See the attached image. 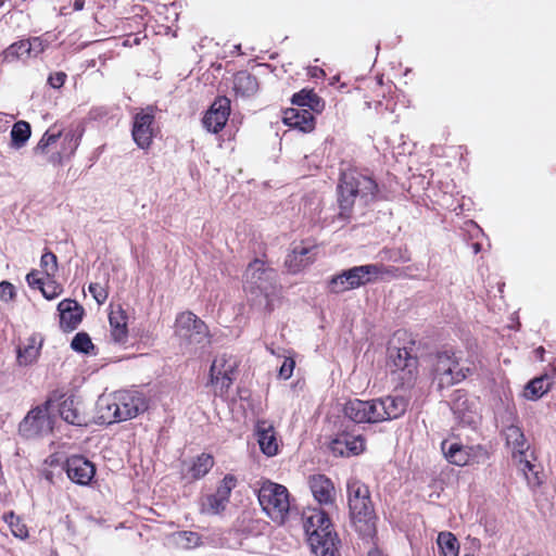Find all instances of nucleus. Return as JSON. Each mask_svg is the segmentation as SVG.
Instances as JSON below:
<instances>
[{"label":"nucleus","instance_id":"1","mask_svg":"<svg viewBox=\"0 0 556 556\" xmlns=\"http://www.w3.org/2000/svg\"><path fill=\"white\" fill-rule=\"evenodd\" d=\"M243 290L251 306L261 312H273L280 301L275 270L257 258L247 267Z\"/></svg>","mask_w":556,"mask_h":556},{"label":"nucleus","instance_id":"2","mask_svg":"<svg viewBox=\"0 0 556 556\" xmlns=\"http://www.w3.org/2000/svg\"><path fill=\"white\" fill-rule=\"evenodd\" d=\"M147 408L148 402L142 393L135 390H119L99 396L96 418L100 424L111 425L136 418Z\"/></svg>","mask_w":556,"mask_h":556},{"label":"nucleus","instance_id":"3","mask_svg":"<svg viewBox=\"0 0 556 556\" xmlns=\"http://www.w3.org/2000/svg\"><path fill=\"white\" fill-rule=\"evenodd\" d=\"M348 502L353 530L364 541L374 542L377 536L378 517L370 501L368 486L357 480L350 481Z\"/></svg>","mask_w":556,"mask_h":556},{"label":"nucleus","instance_id":"4","mask_svg":"<svg viewBox=\"0 0 556 556\" xmlns=\"http://www.w3.org/2000/svg\"><path fill=\"white\" fill-rule=\"evenodd\" d=\"M304 530L315 556H336L339 540L328 515L321 509H308L304 515Z\"/></svg>","mask_w":556,"mask_h":556},{"label":"nucleus","instance_id":"5","mask_svg":"<svg viewBox=\"0 0 556 556\" xmlns=\"http://www.w3.org/2000/svg\"><path fill=\"white\" fill-rule=\"evenodd\" d=\"M258 502L263 511L277 525H283L291 511L290 493L279 483L266 480L258 489Z\"/></svg>","mask_w":556,"mask_h":556},{"label":"nucleus","instance_id":"6","mask_svg":"<svg viewBox=\"0 0 556 556\" xmlns=\"http://www.w3.org/2000/svg\"><path fill=\"white\" fill-rule=\"evenodd\" d=\"M422 362L431 367L433 379L438 381L440 388L463 381L470 371L469 367L462 364L454 353L426 355Z\"/></svg>","mask_w":556,"mask_h":556},{"label":"nucleus","instance_id":"7","mask_svg":"<svg viewBox=\"0 0 556 556\" xmlns=\"http://www.w3.org/2000/svg\"><path fill=\"white\" fill-rule=\"evenodd\" d=\"M376 191L377 184L371 178L361 174H344L339 186L341 215L349 212L355 198L358 197L367 203L374 198Z\"/></svg>","mask_w":556,"mask_h":556},{"label":"nucleus","instance_id":"8","mask_svg":"<svg viewBox=\"0 0 556 556\" xmlns=\"http://www.w3.org/2000/svg\"><path fill=\"white\" fill-rule=\"evenodd\" d=\"M175 334L187 348L203 346L208 342L207 326L191 312H184L177 316Z\"/></svg>","mask_w":556,"mask_h":556},{"label":"nucleus","instance_id":"9","mask_svg":"<svg viewBox=\"0 0 556 556\" xmlns=\"http://www.w3.org/2000/svg\"><path fill=\"white\" fill-rule=\"evenodd\" d=\"M238 365V358L230 353L225 352L214 358L210 369V384L214 387L216 394L222 395L228 391Z\"/></svg>","mask_w":556,"mask_h":556},{"label":"nucleus","instance_id":"10","mask_svg":"<svg viewBox=\"0 0 556 556\" xmlns=\"http://www.w3.org/2000/svg\"><path fill=\"white\" fill-rule=\"evenodd\" d=\"M52 403V397H49L46 403L30 409L24 419L20 422V433L27 438H36L43 435L52 430V420L49 416V407Z\"/></svg>","mask_w":556,"mask_h":556},{"label":"nucleus","instance_id":"11","mask_svg":"<svg viewBox=\"0 0 556 556\" xmlns=\"http://www.w3.org/2000/svg\"><path fill=\"white\" fill-rule=\"evenodd\" d=\"M442 451L446 459L457 466H466L470 463H483L488 458V452L481 446H465L456 441H443Z\"/></svg>","mask_w":556,"mask_h":556},{"label":"nucleus","instance_id":"12","mask_svg":"<svg viewBox=\"0 0 556 556\" xmlns=\"http://www.w3.org/2000/svg\"><path fill=\"white\" fill-rule=\"evenodd\" d=\"M48 46L41 37H33L25 40H20L12 43L0 54V62L2 64L13 63L17 60H26L37 58L42 53Z\"/></svg>","mask_w":556,"mask_h":556},{"label":"nucleus","instance_id":"13","mask_svg":"<svg viewBox=\"0 0 556 556\" xmlns=\"http://www.w3.org/2000/svg\"><path fill=\"white\" fill-rule=\"evenodd\" d=\"M132 139L140 149H148L155 136L154 115L152 110L146 109L134 117Z\"/></svg>","mask_w":556,"mask_h":556},{"label":"nucleus","instance_id":"14","mask_svg":"<svg viewBox=\"0 0 556 556\" xmlns=\"http://www.w3.org/2000/svg\"><path fill=\"white\" fill-rule=\"evenodd\" d=\"M330 450L336 456L359 455L365 450V440L361 434L343 431L330 442Z\"/></svg>","mask_w":556,"mask_h":556},{"label":"nucleus","instance_id":"15","mask_svg":"<svg viewBox=\"0 0 556 556\" xmlns=\"http://www.w3.org/2000/svg\"><path fill=\"white\" fill-rule=\"evenodd\" d=\"M230 114V100L226 97L217 98L203 117L204 127L214 134L226 125Z\"/></svg>","mask_w":556,"mask_h":556},{"label":"nucleus","instance_id":"16","mask_svg":"<svg viewBox=\"0 0 556 556\" xmlns=\"http://www.w3.org/2000/svg\"><path fill=\"white\" fill-rule=\"evenodd\" d=\"M66 473L73 482L87 485L94 477L96 467L83 456H72L66 460Z\"/></svg>","mask_w":556,"mask_h":556},{"label":"nucleus","instance_id":"17","mask_svg":"<svg viewBox=\"0 0 556 556\" xmlns=\"http://www.w3.org/2000/svg\"><path fill=\"white\" fill-rule=\"evenodd\" d=\"M344 414L355 422H378L376 401L352 400L344 405Z\"/></svg>","mask_w":556,"mask_h":556},{"label":"nucleus","instance_id":"18","mask_svg":"<svg viewBox=\"0 0 556 556\" xmlns=\"http://www.w3.org/2000/svg\"><path fill=\"white\" fill-rule=\"evenodd\" d=\"M315 247L301 242L295 244L286 257V266L291 273H298L315 260Z\"/></svg>","mask_w":556,"mask_h":556},{"label":"nucleus","instance_id":"19","mask_svg":"<svg viewBox=\"0 0 556 556\" xmlns=\"http://www.w3.org/2000/svg\"><path fill=\"white\" fill-rule=\"evenodd\" d=\"M314 498L323 505H332L336 501V489L332 481L325 475H314L308 479Z\"/></svg>","mask_w":556,"mask_h":556},{"label":"nucleus","instance_id":"20","mask_svg":"<svg viewBox=\"0 0 556 556\" xmlns=\"http://www.w3.org/2000/svg\"><path fill=\"white\" fill-rule=\"evenodd\" d=\"M59 414L61 418L70 425L83 427L87 426L89 422L81 402L73 395L62 401L59 406Z\"/></svg>","mask_w":556,"mask_h":556},{"label":"nucleus","instance_id":"21","mask_svg":"<svg viewBox=\"0 0 556 556\" xmlns=\"http://www.w3.org/2000/svg\"><path fill=\"white\" fill-rule=\"evenodd\" d=\"M60 325L63 330L72 331L80 324L84 309L74 300L65 299L58 305Z\"/></svg>","mask_w":556,"mask_h":556},{"label":"nucleus","instance_id":"22","mask_svg":"<svg viewBox=\"0 0 556 556\" xmlns=\"http://www.w3.org/2000/svg\"><path fill=\"white\" fill-rule=\"evenodd\" d=\"M256 434L260 448L266 456L273 457L278 454L280 441L271 424L265 420L258 421Z\"/></svg>","mask_w":556,"mask_h":556},{"label":"nucleus","instance_id":"23","mask_svg":"<svg viewBox=\"0 0 556 556\" xmlns=\"http://www.w3.org/2000/svg\"><path fill=\"white\" fill-rule=\"evenodd\" d=\"M308 109L291 108L283 113V123L291 128L309 132L315 127L314 116Z\"/></svg>","mask_w":556,"mask_h":556},{"label":"nucleus","instance_id":"24","mask_svg":"<svg viewBox=\"0 0 556 556\" xmlns=\"http://www.w3.org/2000/svg\"><path fill=\"white\" fill-rule=\"evenodd\" d=\"M378 422L400 417L406 410L407 403L403 397L388 396L375 400Z\"/></svg>","mask_w":556,"mask_h":556},{"label":"nucleus","instance_id":"25","mask_svg":"<svg viewBox=\"0 0 556 556\" xmlns=\"http://www.w3.org/2000/svg\"><path fill=\"white\" fill-rule=\"evenodd\" d=\"M344 271L353 289L371 282L382 273L381 266L377 264L355 266Z\"/></svg>","mask_w":556,"mask_h":556},{"label":"nucleus","instance_id":"26","mask_svg":"<svg viewBox=\"0 0 556 556\" xmlns=\"http://www.w3.org/2000/svg\"><path fill=\"white\" fill-rule=\"evenodd\" d=\"M109 323L112 340L118 344L125 343L128 338L127 314L119 305L112 307L109 315Z\"/></svg>","mask_w":556,"mask_h":556},{"label":"nucleus","instance_id":"27","mask_svg":"<svg viewBox=\"0 0 556 556\" xmlns=\"http://www.w3.org/2000/svg\"><path fill=\"white\" fill-rule=\"evenodd\" d=\"M505 440L506 445L511 450L514 460L529 454L530 445L518 426L510 425L505 429Z\"/></svg>","mask_w":556,"mask_h":556},{"label":"nucleus","instance_id":"28","mask_svg":"<svg viewBox=\"0 0 556 556\" xmlns=\"http://www.w3.org/2000/svg\"><path fill=\"white\" fill-rule=\"evenodd\" d=\"M532 454H527L515 463L518 466L519 471L523 475L528 485L531 489H538L544 481L542 468L539 465L532 463Z\"/></svg>","mask_w":556,"mask_h":556},{"label":"nucleus","instance_id":"29","mask_svg":"<svg viewBox=\"0 0 556 556\" xmlns=\"http://www.w3.org/2000/svg\"><path fill=\"white\" fill-rule=\"evenodd\" d=\"M417 348L414 341L409 345H392L389 348V359L397 369H405L416 362Z\"/></svg>","mask_w":556,"mask_h":556},{"label":"nucleus","instance_id":"30","mask_svg":"<svg viewBox=\"0 0 556 556\" xmlns=\"http://www.w3.org/2000/svg\"><path fill=\"white\" fill-rule=\"evenodd\" d=\"M232 90L238 98H250L258 91V81L249 72L241 71L233 75Z\"/></svg>","mask_w":556,"mask_h":556},{"label":"nucleus","instance_id":"31","mask_svg":"<svg viewBox=\"0 0 556 556\" xmlns=\"http://www.w3.org/2000/svg\"><path fill=\"white\" fill-rule=\"evenodd\" d=\"M42 338L39 334L28 337L17 350V362L22 366L35 363L40 354Z\"/></svg>","mask_w":556,"mask_h":556},{"label":"nucleus","instance_id":"32","mask_svg":"<svg viewBox=\"0 0 556 556\" xmlns=\"http://www.w3.org/2000/svg\"><path fill=\"white\" fill-rule=\"evenodd\" d=\"M62 128L56 125L50 127L38 141L36 147L33 149L34 154L36 155H46L48 154L56 144L59 139L62 136Z\"/></svg>","mask_w":556,"mask_h":556},{"label":"nucleus","instance_id":"33","mask_svg":"<svg viewBox=\"0 0 556 556\" xmlns=\"http://www.w3.org/2000/svg\"><path fill=\"white\" fill-rule=\"evenodd\" d=\"M292 103L300 109L308 108L314 112L320 113L324 109V103L320 98L311 90H301L292 97Z\"/></svg>","mask_w":556,"mask_h":556},{"label":"nucleus","instance_id":"34","mask_svg":"<svg viewBox=\"0 0 556 556\" xmlns=\"http://www.w3.org/2000/svg\"><path fill=\"white\" fill-rule=\"evenodd\" d=\"M31 129L29 123L25 121L16 122L11 130V147L14 149L23 148L29 140Z\"/></svg>","mask_w":556,"mask_h":556},{"label":"nucleus","instance_id":"35","mask_svg":"<svg viewBox=\"0 0 556 556\" xmlns=\"http://www.w3.org/2000/svg\"><path fill=\"white\" fill-rule=\"evenodd\" d=\"M549 387L551 386L546 377L534 378L525 387L523 396L527 400L535 401L547 393Z\"/></svg>","mask_w":556,"mask_h":556},{"label":"nucleus","instance_id":"36","mask_svg":"<svg viewBox=\"0 0 556 556\" xmlns=\"http://www.w3.org/2000/svg\"><path fill=\"white\" fill-rule=\"evenodd\" d=\"M438 545L442 556H458L459 544L451 532H441L438 535Z\"/></svg>","mask_w":556,"mask_h":556},{"label":"nucleus","instance_id":"37","mask_svg":"<svg viewBox=\"0 0 556 556\" xmlns=\"http://www.w3.org/2000/svg\"><path fill=\"white\" fill-rule=\"evenodd\" d=\"M214 459L210 454H201L195 458L190 467L192 478L200 479L204 477L213 467Z\"/></svg>","mask_w":556,"mask_h":556},{"label":"nucleus","instance_id":"38","mask_svg":"<svg viewBox=\"0 0 556 556\" xmlns=\"http://www.w3.org/2000/svg\"><path fill=\"white\" fill-rule=\"evenodd\" d=\"M227 504L228 503L216 493L211 494L203 500L201 511L207 515H217L225 510Z\"/></svg>","mask_w":556,"mask_h":556},{"label":"nucleus","instance_id":"39","mask_svg":"<svg viewBox=\"0 0 556 556\" xmlns=\"http://www.w3.org/2000/svg\"><path fill=\"white\" fill-rule=\"evenodd\" d=\"M175 542L182 548H194L201 545V536L197 532L180 531L175 534Z\"/></svg>","mask_w":556,"mask_h":556},{"label":"nucleus","instance_id":"40","mask_svg":"<svg viewBox=\"0 0 556 556\" xmlns=\"http://www.w3.org/2000/svg\"><path fill=\"white\" fill-rule=\"evenodd\" d=\"M71 346L74 351L89 354L94 345L91 338L86 332H78L72 340Z\"/></svg>","mask_w":556,"mask_h":556},{"label":"nucleus","instance_id":"41","mask_svg":"<svg viewBox=\"0 0 556 556\" xmlns=\"http://www.w3.org/2000/svg\"><path fill=\"white\" fill-rule=\"evenodd\" d=\"M5 522L11 528V531L14 536L20 539H25L28 536V530L26 525L20 519V517L15 516L13 513L4 516Z\"/></svg>","mask_w":556,"mask_h":556},{"label":"nucleus","instance_id":"42","mask_svg":"<svg viewBox=\"0 0 556 556\" xmlns=\"http://www.w3.org/2000/svg\"><path fill=\"white\" fill-rule=\"evenodd\" d=\"M329 289L333 293H342L349 290H352V286L349 281V277L345 275V271L334 276L329 281Z\"/></svg>","mask_w":556,"mask_h":556},{"label":"nucleus","instance_id":"43","mask_svg":"<svg viewBox=\"0 0 556 556\" xmlns=\"http://www.w3.org/2000/svg\"><path fill=\"white\" fill-rule=\"evenodd\" d=\"M329 289L333 293H342L349 290H352V286L349 281V277L345 275V271L334 276L329 281Z\"/></svg>","mask_w":556,"mask_h":556},{"label":"nucleus","instance_id":"44","mask_svg":"<svg viewBox=\"0 0 556 556\" xmlns=\"http://www.w3.org/2000/svg\"><path fill=\"white\" fill-rule=\"evenodd\" d=\"M237 485V479L232 475H226L216 490V494L227 503L229 502L230 493Z\"/></svg>","mask_w":556,"mask_h":556},{"label":"nucleus","instance_id":"45","mask_svg":"<svg viewBox=\"0 0 556 556\" xmlns=\"http://www.w3.org/2000/svg\"><path fill=\"white\" fill-rule=\"evenodd\" d=\"M40 265L47 276H53L58 268L56 256L52 252H46L42 254Z\"/></svg>","mask_w":556,"mask_h":556},{"label":"nucleus","instance_id":"46","mask_svg":"<svg viewBox=\"0 0 556 556\" xmlns=\"http://www.w3.org/2000/svg\"><path fill=\"white\" fill-rule=\"evenodd\" d=\"M40 291L47 300H53L62 293L63 289L55 281L48 280L41 286Z\"/></svg>","mask_w":556,"mask_h":556},{"label":"nucleus","instance_id":"47","mask_svg":"<svg viewBox=\"0 0 556 556\" xmlns=\"http://www.w3.org/2000/svg\"><path fill=\"white\" fill-rule=\"evenodd\" d=\"M16 296L15 287L9 281L0 282V300L4 303L14 301Z\"/></svg>","mask_w":556,"mask_h":556},{"label":"nucleus","instance_id":"48","mask_svg":"<svg viewBox=\"0 0 556 556\" xmlns=\"http://www.w3.org/2000/svg\"><path fill=\"white\" fill-rule=\"evenodd\" d=\"M89 292L92 294L93 299L99 303L102 304L108 299V291L106 289L98 283L93 282L89 285Z\"/></svg>","mask_w":556,"mask_h":556},{"label":"nucleus","instance_id":"49","mask_svg":"<svg viewBox=\"0 0 556 556\" xmlns=\"http://www.w3.org/2000/svg\"><path fill=\"white\" fill-rule=\"evenodd\" d=\"M295 366V362L292 357H286L279 369V377L287 380L289 379Z\"/></svg>","mask_w":556,"mask_h":556},{"label":"nucleus","instance_id":"50","mask_svg":"<svg viewBox=\"0 0 556 556\" xmlns=\"http://www.w3.org/2000/svg\"><path fill=\"white\" fill-rule=\"evenodd\" d=\"M66 79V74L63 72H56L54 74H51L48 78V84L55 89L61 88Z\"/></svg>","mask_w":556,"mask_h":556},{"label":"nucleus","instance_id":"51","mask_svg":"<svg viewBox=\"0 0 556 556\" xmlns=\"http://www.w3.org/2000/svg\"><path fill=\"white\" fill-rule=\"evenodd\" d=\"M26 281L29 285V287L38 288L39 290L41 289V286H43V283L46 282L39 277V273L37 270H31L30 273H28L26 276Z\"/></svg>","mask_w":556,"mask_h":556},{"label":"nucleus","instance_id":"52","mask_svg":"<svg viewBox=\"0 0 556 556\" xmlns=\"http://www.w3.org/2000/svg\"><path fill=\"white\" fill-rule=\"evenodd\" d=\"M367 556H388L386 555L381 549H379L378 547H372L371 549H369L368 552V555Z\"/></svg>","mask_w":556,"mask_h":556},{"label":"nucleus","instance_id":"53","mask_svg":"<svg viewBox=\"0 0 556 556\" xmlns=\"http://www.w3.org/2000/svg\"><path fill=\"white\" fill-rule=\"evenodd\" d=\"M71 141H74L72 152L75 151L78 147V138L74 139V136L71 137Z\"/></svg>","mask_w":556,"mask_h":556},{"label":"nucleus","instance_id":"54","mask_svg":"<svg viewBox=\"0 0 556 556\" xmlns=\"http://www.w3.org/2000/svg\"><path fill=\"white\" fill-rule=\"evenodd\" d=\"M74 8H75L76 10H80V9L83 8V2H81V0H76V1L74 2Z\"/></svg>","mask_w":556,"mask_h":556},{"label":"nucleus","instance_id":"55","mask_svg":"<svg viewBox=\"0 0 556 556\" xmlns=\"http://www.w3.org/2000/svg\"><path fill=\"white\" fill-rule=\"evenodd\" d=\"M535 352H536V354L539 355V357H540V358H542L543 353H544V349H543V348H539V349H536V351H535Z\"/></svg>","mask_w":556,"mask_h":556},{"label":"nucleus","instance_id":"56","mask_svg":"<svg viewBox=\"0 0 556 556\" xmlns=\"http://www.w3.org/2000/svg\"><path fill=\"white\" fill-rule=\"evenodd\" d=\"M464 556H475V555H472V554H465Z\"/></svg>","mask_w":556,"mask_h":556}]
</instances>
